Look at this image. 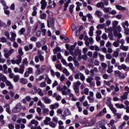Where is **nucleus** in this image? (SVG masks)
<instances>
[{
    "label": "nucleus",
    "mask_w": 129,
    "mask_h": 129,
    "mask_svg": "<svg viewBox=\"0 0 129 129\" xmlns=\"http://www.w3.org/2000/svg\"><path fill=\"white\" fill-rule=\"evenodd\" d=\"M120 49H121V50H123V51H127L128 50V46H124L123 45V44H121L120 46Z\"/></svg>",
    "instance_id": "obj_25"
},
{
    "label": "nucleus",
    "mask_w": 129,
    "mask_h": 129,
    "mask_svg": "<svg viewBox=\"0 0 129 129\" xmlns=\"http://www.w3.org/2000/svg\"><path fill=\"white\" fill-rule=\"evenodd\" d=\"M124 34L125 36H128L129 35V29L126 28L124 29Z\"/></svg>",
    "instance_id": "obj_57"
},
{
    "label": "nucleus",
    "mask_w": 129,
    "mask_h": 129,
    "mask_svg": "<svg viewBox=\"0 0 129 129\" xmlns=\"http://www.w3.org/2000/svg\"><path fill=\"white\" fill-rule=\"evenodd\" d=\"M46 17H47V15H46V14L43 13L40 15V19H41V20H45Z\"/></svg>",
    "instance_id": "obj_48"
},
{
    "label": "nucleus",
    "mask_w": 129,
    "mask_h": 129,
    "mask_svg": "<svg viewBox=\"0 0 129 129\" xmlns=\"http://www.w3.org/2000/svg\"><path fill=\"white\" fill-rule=\"evenodd\" d=\"M30 124H34L35 127H37L38 124H39V122H38L37 120L35 119H32L30 121Z\"/></svg>",
    "instance_id": "obj_19"
},
{
    "label": "nucleus",
    "mask_w": 129,
    "mask_h": 129,
    "mask_svg": "<svg viewBox=\"0 0 129 129\" xmlns=\"http://www.w3.org/2000/svg\"><path fill=\"white\" fill-rule=\"evenodd\" d=\"M0 77L1 79H2V81H3V82H5V83H7V81H9L7 79V77L2 73H0Z\"/></svg>",
    "instance_id": "obj_16"
},
{
    "label": "nucleus",
    "mask_w": 129,
    "mask_h": 129,
    "mask_svg": "<svg viewBox=\"0 0 129 129\" xmlns=\"http://www.w3.org/2000/svg\"><path fill=\"white\" fill-rule=\"evenodd\" d=\"M60 81L62 82L65 80V75H62L61 77H59L58 78Z\"/></svg>",
    "instance_id": "obj_59"
},
{
    "label": "nucleus",
    "mask_w": 129,
    "mask_h": 129,
    "mask_svg": "<svg viewBox=\"0 0 129 129\" xmlns=\"http://www.w3.org/2000/svg\"><path fill=\"white\" fill-rule=\"evenodd\" d=\"M26 72L29 74H31L33 72V69L32 68H29L28 69H26Z\"/></svg>",
    "instance_id": "obj_53"
},
{
    "label": "nucleus",
    "mask_w": 129,
    "mask_h": 129,
    "mask_svg": "<svg viewBox=\"0 0 129 129\" xmlns=\"http://www.w3.org/2000/svg\"><path fill=\"white\" fill-rule=\"evenodd\" d=\"M38 57L41 62H44V56L42 55L41 54H38Z\"/></svg>",
    "instance_id": "obj_56"
},
{
    "label": "nucleus",
    "mask_w": 129,
    "mask_h": 129,
    "mask_svg": "<svg viewBox=\"0 0 129 129\" xmlns=\"http://www.w3.org/2000/svg\"><path fill=\"white\" fill-rule=\"evenodd\" d=\"M54 23H55V20L53 18H51L50 20V24L52 27H54Z\"/></svg>",
    "instance_id": "obj_49"
},
{
    "label": "nucleus",
    "mask_w": 129,
    "mask_h": 129,
    "mask_svg": "<svg viewBox=\"0 0 129 129\" xmlns=\"http://www.w3.org/2000/svg\"><path fill=\"white\" fill-rule=\"evenodd\" d=\"M22 56L20 54H18L17 56V59H12L11 60V62L12 63V64H17V65H20V64H21V63H22Z\"/></svg>",
    "instance_id": "obj_5"
},
{
    "label": "nucleus",
    "mask_w": 129,
    "mask_h": 129,
    "mask_svg": "<svg viewBox=\"0 0 129 129\" xmlns=\"http://www.w3.org/2000/svg\"><path fill=\"white\" fill-rule=\"evenodd\" d=\"M58 52H61V48L60 47H56L53 49L54 54H57Z\"/></svg>",
    "instance_id": "obj_37"
},
{
    "label": "nucleus",
    "mask_w": 129,
    "mask_h": 129,
    "mask_svg": "<svg viewBox=\"0 0 129 129\" xmlns=\"http://www.w3.org/2000/svg\"><path fill=\"white\" fill-rule=\"evenodd\" d=\"M42 112L44 113V114H49V109L44 108Z\"/></svg>",
    "instance_id": "obj_40"
},
{
    "label": "nucleus",
    "mask_w": 129,
    "mask_h": 129,
    "mask_svg": "<svg viewBox=\"0 0 129 129\" xmlns=\"http://www.w3.org/2000/svg\"><path fill=\"white\" fill-rule=\"evenodd\" d=\"M45 80H46V82H47V84H51V83H52V80H51V79H50V78H49V77H47L45 78Z\"/></svg>",
    "instance_id": "obj_47"
},
{
    "label": "nucleus",
    "mask_w": 129,
    "mask_h": 129,
    "mask_svg": "<svg viewBox=\"0 0 129 129\" xmlns=\"http://www.w3.org/2000/svg\"><path fill=\"white\" fill-rule=\"evenodd\" d=\"M124 90L125 91H126L125 92H124V93H127V95L129 93V88L128 86H125L124 87Z\"/></svg>",
    "instance_id": "obj_63"
},
{
    "label": "nucleus",
    "mask_w": 129,
    "mask_h": 129,
    "mask_svg": "<svg viewBox=\"0 0 129 129\" xmlns=\"http://www.w3.org/2000/svg\"><path fill=\"white\" fill-rule=\"evenodd\" d=\"M97 8H100L101 9H104V3L103 2L98 3L96 5Z\"/></svg>",
    "instance_id": "obj_27"
},
{
    "label": "nucleus",
    "mask_w": 129,
    "mask_h": 129,
    "mask_svg": "<svg viewBox=\"0 0 129 129\" xmlns=\"http://www.w3.org/2000/svg\"><path fill=\"white\" fill-rule=\"evenodd\" d=\"M64 116H67V115H71V112H70V110H69V109L68 108L64 110Z\"/></svg>",
    "instance_id": "obj_32"
},
{
    "label": "nucleus",
    "mask_w": 129,
    "mask_h": 129,
    "mask_svg": "<svg viewBox=\"0 0 129 129\" xmlns=\"http://www.w3.org/2000/svg\"><path fill=\"white\" fill-rule=\"evenodd\" d=\"M49 126H51V127L52 128H55L56 127V124H55L54 123H53V122L51 121L49 122V123H48Z\"/></svg>",
    "instance_id": "obj_46"
},
{
    "label": "nucleus",
    "mask_w": 129,
    "mask_h": 129,
    "mask_svg": "<svg viewBox=\"0 0 129 129\" xmlns=\"http://www.w3.org/2000/svg\"><path fill=\"white\" fill-rule=\"evenodd\" d=\"M99 57L100 58V59L101 61H104V55L101 54V53H99Z\"/></svg>",
    "instance_id": "obj_54"
},
{
    "label": "nucleus",
    "mask_w": 129,
    "mask_h": 129,
    "mask_svg": "<svg viewBox=\"0 0 129 129\" xmlns=\"http://www.w3.org/2000/svg\"><path fill=\"white\" fill-rule=\"evenodd\" d=\"M46 85H47V84H46L45 82H43L39 84L40 87H45Z\"/></svg>",
    "instance_id": "obj_58"
},
{
    "label": "nucleus",
    "mask_w": 129,
    "mask_h": 129,
    "mask_svg": "<svg viewBox=\"0 0 129 129\" xmlns=\"http://www.w3.org/2000/svg\"><path fill=\"white\" fill-rule=\"evenodd\" d=\"M3 51L5 53L4 56L6 59H9V56H11V55H12V54L15 52V50H14V49H12L9 51L8 48H4Z\"/></svg>",
    "instance_id": "obj_4"
},
{
    "label": "nucleus",
    "mask_w": 129,
    "mask_h": 129,
    "mask_svg": "<svg viewBox=\"0 0 129 129\" xmlns=\"http://www.w3.org/2000/svg\"><path fill=\"white\" fill-rule=\"evenodd\" d=\"M105 27V24H100L97 25V29H103Z\"/></svg>",
    "instance_id": "obj_45"
},
{
    "label": "nucleus",
    "mask_w": 129,
    "mask_h": 129,
    "mask_svg": "<svg viewBox=\"0 0 129 129\" xmlns=\"http://www.w3.org/2000/svg\"><path fill=\"white\" fill-rule=\"evenodd\" d=\"M103 11L104 13H106V14H110V11H111V8L110 7H104V9H103Z\"/></svg>",
    "instance_id": "obj_14"
},
{
    "label": "nucleus",
    "mask_w": 129,
    "mask_h": 129,
    "mask_svg": "<svg viewBox=\"0 0 129 129\" xmlns=\"http://www.w3.org/2000/svg\"><path fill=\"white\" fill-rule=\"evenodd\" d=\"M125 99H127V94L126 93H124L123 95L121 96V97L120 101L122 102H123V101L125 100Z\"/></svg>",
    "instance_id": "obj_22"
},
{
    "label": "nucleus",
    "mask_w": 129,
    "mask_h": 129,
    "mask_svg": "<svg viewBox=\"0 0 129 129\" xmlns=\"http://www.w3.org/2000/svg\"><path fill=\"white\" fill-rule=\"evenodd\" d=\"M40 4L41 5V10H45L46 7H47V2H46V0H42Z\"/></svg>",
    "instance_id": "obj_12"
},
{
    "label": "nucleus",
    "mask_w": 129,
    "mask_h": 129,
    "mask_svg": "<svg viewBox=\"0 0 129 129\" xmlns=\"http://www.w3.org/2000/svg\"><path fill=\"white\" fill-rule=\"evenodd\" d=\"M36 46L37 48H40L42 47V43L40 42H36Z\"/></svg>",
    "instance_id": "obj_52"
},
{
    "label": "nucleus",
    "mask_w": 129,
    "mask_h": 129,
    "mask_svg": "<svg viewBox=\"0 0 129 129\" xmlns=\"http://www.w3.org/2000/svg\"><path fill=\"white\" fill-rule=\"evenodd\" d=\"M75 79H80L82 81L85 80V76L80 72H78V73L75 75Z\"/></svg>",
    "instance_id": "obj_8"
},
{
    "label": "nucleus",
    "mask_w": 129,
    "mask_h": 129,
    "mask_svg": "<svg viewBox=\"0 0 129 129\" xmlns=\"http://www.w3.org/2000/svg\"><path fill=\"white\" fill-rule=\"evenodd\" d=\"M59 107V103H56L53 104H51L50 106H49V108L50 109H57Z\"/></svg>",
    "instance_id": "obj_13"
},
{
    "label": "nucleus",
    "mask_w": 129,
    "mask_h": 129,
    "mask_svg": "<svg viewBox=\"0 0 129 129\" xmlns=\"http://www.w3.org/2000/svg\"><path fill=\"white\" fill-rule=\"evenodd\" d=\"M42 100H43V102H44V103H46V104H51V102H52V100L47 97H42Z\"/></svg>",
    "instance_id": "obj_9"
},
{
    "label": "nucleus",
    "mask_w": 129,
    "mask_h": 129,
    "mask_svg": "<svg viewBox=\"0 0 129 129\" xmlns=\"http://www.w3.org/2000/svg\"><path fill=\"white\" fill-rule=\"evenodd\" d=\"M93 79H94L93 77L91 76H89L88 78L86 79V81L87 82H88V83H91V82L92 81V80H93Z\"/></svg>",
    "instance_id": "obj_36"
},
{
    "label": "nucleus",
    "mask_w": 129,
    "mask_h": 129,
    "mask_svg": "<svg viewBox=\"0 0 129 129\" xmlns=\"http://www.w3.org/2000/svg\"><path fill=\"white\" fill-rule=\"evenodd\" d=\"M56 69H59L60 71L62 70V66L60 64H58L55 66Z\"/></svg>",
    "instance_id": "obj_61"
},
{
    "label": "nucleus",
    "mask_w": 129,
    "mask_h": 129,
    "mask_svg": "<svg viewBox=\"0 0 129 129\" xmlns=\"http://www.w3.org/2000/svg\"><path fill=\"white\" fill-rule=\"evenodd\" d=\"M36 93H38V94L40 96H44V92H43V91H42V89H38L36 90Z\"/></svg>",
    "instance_id": "obj_29"
},
{
    "label": "nucleus",
    "mask_w": 129,
    "mask_h": 129,
    "mask_svg": "<svg viewBox=\"0 0 129 129\" xmlns=\"http://www.w3.org/2000/svg\"><path fill=\"white\" fill-rule=\"evenodd\" d=\"M8 127L10 129H14L15 128V126L14 125V124L11 123L8 124Z\"/></svg>",
    "instance_id": "obj_64"
},
{
    "label": "nucleus",
    "mask_w": 129,
    "mask_h": 129,
    "mask_svg": "<svg viewBox=\"0 0 129 129\" xmlns=\"http://www.w3.org/2000/svg\"><path fill=\"white\" fill-rule=\"evenodd\" d=\"M83 92L86 95H88V94H89V89L87 88H86L84 90Z\"/></svg>",
    "instance_id": "obj_44"
},
{
    "label": "nucleus",
    "mask_w": 129,
    "mask_h": 129,
    "mask_svg": "<svg viewBox=\"0 0 129 129\" xmlns=\"http://www.w3.org/2000/svg\"><path fill=\"white\" fill-rule=\"evenodd\" d=\"M90 103H93L95 101V98L93 97H87Z\"/></svg>",
    "instance_id": "obj_31"
},
{
    "label": "nucleus",
    "mask_w": 129,
    "mask_h": 129,
    "mask_svg": "<svg viewBox=\"0 0 129 129\" xmlns=\"http://www.w3.org/2000/svg\"><path fill=\"white\" fill-rule=\"evenodd\" d=\"M94 30V28L93 26H91L89 29V35L90 37H92L93 36V30Z\"/></svg>",
    "instance_id": "obj_26"
},
{
    "label": "nucleus",
    "mask_w": 129,
    "mask_h": 129,
    "mask_svg": "<svg viewBox=\"0 0 129 129\" xmlns=\"http://www.w3.org/2000/svg\"><path fill=\"white\" fill-rule=\"evenodd\" d=\"M101 37L102 39H103V40H106L108 39L107 35H106V33H103Z\"/></svg>",
    "instance_id": "obj_62"
},
{
    "label": "nucleus",
    "mask_w": 129,
    "mask_h": 129,
    "mask_svg": "<svg viewBox=\"0 0 129 129\" xmlns=\"http://www.w3.org/2000/svg\"><path fill=\"white\" fill-rule=\"evenodd\" d=\"M115 106L117 108H123V107H124V105H123V104H121L119 105L118 103H116L115 104Z\"/></svg>",
    "instance_id": "obj_43"
},
{
    "label": "nucleus",
    "mask_w": 129,
    "mask_h": 129,
    "mask_svg": "<svg viewBox=\"0 0 129 129\" xmlns=\"http://www.w3.org/2000/svg\"><path fill=\"white\" fill-rule=\"evenodd\" d=\"M122 69L123 70H129V68L126 67L125 64H122Z\"/></svg>",
    "instance_id": "obj_60"
},
{
    "label": "nucleus",
    "mask_w": 129,
    "mask_h": 129,
    "mask_svg": "<svg viewBox=\"0 0 129 129\" xmlns=\"http://www.w3.org/2000/svg\"><path fill=\"white\" fill-rule=\"evenodd\" d=\"M51 121V118L49 117H46L45 119L44 120V124L45 125H49V122Z\"/></svg>",
    "instance_id": "obj_23"
},
{
    "label": "nucleus",
    "mask_w": 129,
    "mask_h": 129,
    "mask_svg": "<svg viewBox=\"0 0 129 129\" xmlns=\"http://www.w3.org/2000/svg\"><path fill=\"white\" fill-rule=\"evenodd\" d=\"M113 35L114 37L118 38L117 40L113 43V46H114V47H115V48L119 47V44H121V45H124L125 43L124 39H122L120 40V38H122L121 33H118L117 32V31L115 30L114 31Z\"/></svg>",
    "instance_id": "obj_1"
},
{
    "label": "nucleus",
    "mask_w": 129,
    "mask_h": 129,
    "mask_svg": "<svg viewBox=\"0 0 129 129\" xmlns=\"http://www.w3.org/2000/svg\"><path fill=\"white\" fill-rule=\"evenodd\" d=\"M95 80H96V85L97 86H100V85H101V82H100V77H96L95 78Z\"/></svg>",
    "instance_id": "obj_15"
},
{
    "label": "nucleus",
    "mask_w": 129,
    "mask_h": 129,
    "mask_svg": "<svg viewBox=\"0 0 129 129\" xmlns=\"http://www.w3.org/2000/svg\"><path fill=\"white\" fill-rule=\"evenodd\" d=\"M22 108H23V107H22V105H21V104L20 103H18L16 105V106L12 109V112H14V113L20 112V111L22 110Z\"/></svg>",
    "instance_id": "obj_7"
},
{
    "label": "nucleus",
    "mask_w": 129,
    "mask_h": 129,
    "mask_svg": "<svg viewBox=\"0 0 129 129\" xmlns=\"http://www.w3.org/2000/svg\"><path fill=\"white\" fill-rule=\"evenodd\" d=\"M113 66H109L108 67V70H107V72L108 73H112L113 72Z\"/></svg>",
    "instance_id": "obj_28"
},
{
    "label": "nucleus",
    "mask_w": 129,
    "mask_h": 129,
    "mask_svg": "<svg viewBox=\"0 0 129 129\" xmlns=\"http://www.w3.org/2000/svg\"><path fill=\"white\" fill-rule=\"evenodd\" d=\"M116 8L117 10H118L119 11H126V8L125 7H122L120 5H116Z\"/></svg>",
    "instance_id": "obj_21"
},
{
    "label": "nucleus",
    "mask_w": 129,
    "mask_h": 129,
    "mask_svg": "<svg viewBox=\"0 0 129 129\" xmlns=\"http://www.w3.org/2000/svg\"><path fill=\"white\" fill-rule=\"evenodd\" d=\"M11 38L10 37V40L11 42H16V37H17V34L16 33L11 32Z\"/></svg>",
    "instance_id": "obj_10"
},
{
    "label": "nucleus",
    "mask_w": 129,
    "mask_h": 129,
    "mask_svg": "<svg viewBox=\"0 0 129 129\" xmlns=\"http://www.w3.org/2000/svg\"><path fill=\"white\" fill-rule=\"evenodd\" d=\"M4 34H5V36H6L7 39L8 40H9V39H10V32H8V31H5L4 32Z\"/></svg>",
    "instance_id": "obj_51"
},
{
    "label": "nucleus",
    "mask_w": 129,
    "mask_h": 129,
    "mask_svg": "<svg viewBox=\"0 0 129 129\" xmlns=\"http://www.w3.org/2000/svg\"><path fill=\"white\" fill-rule=\"evenodd\" d=\"M6 84L7 86H8L9 89H13L14 88V86L13 85L12 83L10 82V81H8L7 82H6Z\"/></svg>",
    "instance_id": "obj_18"
},
{
    "label": "nucleus",
    "mask_w": 129,
    "mask_h": 129,
    "mask_svg": "<svg viewBox=\"0 0 129 129\" xmlns=\"http://www.w3.org/2000/svg\"><path fill=\"white\" fill-rule=\"evenodd\" d=\"M37 105L38 106H40V107H41V108H45V107H46V106L45 105H44V104H43L42 103V102L41 101V100H39L38 103H37Z\"/></svg>",
    "instance_id": "obj_34"
},
{
    "label": "nucleus",
    "mask_w": 129,
    "mask_h": 129,
    "mask_svg": "<svg viewBox=\"0 0 129 129\" xmlns=\"http://www.w3.org/2000/svg\"><path fill=\"white\" fill-rule=\"evenodd\" d=\"M19 82L21 84L25 85L28 83V80L25 78H22L19 80Z\"/></svg>",
    "instance_id": "obj_17"
},
{
    "label": "nucleus",
    "mask_w": 129,
    "mask_h": 129,
    "mask_svg": "<svg viewBox=\"0 0 129 129\" xmlns=\"http://www.w3.org/2000/svg\"><path fill=\"white\" fill-rule=\"evenodd\" d=\"M84 40L85 41V45L89 47V44H92L93 43V38L92 37L88 38L87 35H85L84 37Z\"/></svg>",
    "instance_id": "obj_6"
},
{
    "label": "nucleus",
    "mask_w": 129,
    "mask_h": 129,
    "mask_svg": "<svg viewBox=\"0 0 129 129\" xmlns=\"http://www.w3.org/2000/svg\"><path fill=\"white\" fill-rule=\"evenodd\" d=\"M2 71L5 74H8V66H7V64L3 65V69Z\"/></svg>",
    "instance_id": "obj_30"
},
{
    "label": "nucleus",
    "mask_w": 129,
    "mask_h": 129,
    "mask_svg": "<svg viewBox=\"0 0 129 129\" xmlns=\"http://www.w3.org/2000/svg\"><path fill=\"white\" fill-rule=\"evenodd\" d=\"M4 107L6 108V111L9 113V114H12V111L11 110V109L10 108V105L8 104H6Z\"/></svg>",
    "instance_id": "obj_11"
},
{
    "label": "nucleus",
    "mask_w": 129,
    "mask_h": 129,
    "mask_svg": "<svg viewBox=\"0 0 129 129\" xmlns=\"http://www.w3.org/2000/svg\"><path fill=\"white\" fill-rule=\"evenodd\" d=\"M96 122V119L93 118L89 122L90 125H93Z\"/></svg>",
    "instance_id": "obj_42"
},
{
    "label": "nucleus",
    "mask_w": 129,
    "mask_h": 129,
    "mask_svg": "<svg viewBox=\"0 0 129 129\" xmlns=\"http://www.w3.org/2000/svg\"><path fill=\"white\" fill-rule=\"evenodd\" d=\"M95 15H96L98 18H101L102 16V12L99 10H97L95 13Z\"/></svg>",
    "instance_id": "obj_20"
},
{
    "label": "nucleus",
    "mask_w": 129,
    "mask_h": 129,
    "mask_svg": "<svg viewBox=\"0 0 129 129\" xmlns=\"http://www.w3.org/2000/svg\"><path fill=\"white\" fill-rule=\"evenodd\" d=\"M114 73L116 76H118L119 77L120 75H121V73L119 71H115Z\"/></svg>",
    "instance_id": "obj_50"
},
{
    "label": "nucleus",
    "mask_w": 129,
    "mask_h": 129,
    "mask_svg": "<svg viewBox=\"0 0 129 129\" xmlns=\"http://www.w3.org/2000/svg\"><path fill=\"white\" fill-rule=\"evenodd\" d=\"M96 97L97 99H101V98H102V96L100 93L97 92L96 94Z\"/></svg>",
    "instance_id": "obj_38"
},
{
    "label": "nucleus",
    "mask_w": 129,
    "mask_h": 129,
    "mask_svg": "<svg viewBox=\"0 0 129 129\" xmlns=\"http://www.w3.org/2000/svg\"><path fill=\"white\" fill-rule=\"evenodd\" d=\"M81 85V83L79 81H77L76 82L74 83V90L77 96H79V87H80Z\"/></svg>",
    "instance_id": "obj_3"
},
{
    "label": "nucleus",
    "mask_w": 129,
    "mask_h": 129,
    "mask_svg": "<svg viewBox=\"0 0 129 129\" xmlns=\"http://www.w3.org/2000/svg\"><path fill=\"white\" fill-rule=\"evenodd\" d=\"M120 51V50L119 49V48H117L116 49L115 51H114L113 52V56L114 57H115V58H117V56H118L119 54V51Z\"/></svg>",
    "instance_id": "obj_24"
},
{
    "label": "nucleus",
    "mask_w": 129,
    "mask_h": 129,
    "mask_svg": "<svg viewBox=\"0 0 129 129\" xmlns=\"http://www.w3.org/2000/svg\"><path fill=\"white\" fill-rule=\"evenodd\" d=\"M18 54L21 56H23V55H24V52H23V48H22V47L19 48Z\"/></svg>",
    "instance_id": "obj_41"
},
{
    "label": "nucleus",
    "mask_w": 129,
    "mask_h": 129,
    "mask_svg": "<svg viewBox=\"0 0 129 129\" xmlns=\"http://www.w3.org/2000/svg\"><path fill=\"white\" fill-rule=\"evenodd\" d=\"M28 64H29L28 58H25L23 59L22 64L20 66L19 73H20V74H23V73H24V71H25V65H28Z\"/></svg>",
    "instance_id": "obj_2"
},
{
    "label": "nucleus",
    "mask_w": 129,
    "mask_h": 129,
    "mask_svg": "<svg viewBox=\"0 0 129 129\" xmlns=\"http://www.w3.org/2000/svg\"><path fill=\"white\" fill-rule=\"evenodd\" d=\"M74 9V6L71 5L69 9V11L71 13V14L73 13V9Z\"/></svg>",
    "instance_id": "obj_55"
},
{
    "label": "nucleus",
    "mask_w": 129,
    "mask_h": 129,
    "mask_svg": "<svg viewBox=\"0 0 129 129\" xmlns=\"http://www.w3.org/2000/svg\"><path fill=\"white\" fill-rule=\"evenodd\" d=\"M19 80H20V76L19 75L14 76L13 78V81L14 82H18Z\"/></svg>",
    "instance_id": "obj_35"
},
{
    "label": "nucleus",
    "mask_w": 129,
    "mask_h": 129,
    "mask_svg": "<svg viewBox=\"0 0 129 129\" xmlns=\"http://www.w3.org/2000/svg\"><path fill=\"white\" fill-rule=\"evenodd\" d=\"M62 72L66 75V76H69V75H70V73L68 72V70H67V69L63 70Z\"/></svg>",
    "instance_id": "obj_39"
},
{
    "label": "nucleus",
    "mask_w": 129,
    "mask_h": 129,
    "mask_svg": "<svg viewBox=\"0 0 129 129\" xmlns=\"http://www.w3.org/2000/svg\"><path fill=\"white\" fill-rule=\"evenodd\" d=\"M75 49V45H73L70 46L69 50V52L70 54H73V51H74V49Z\"/></svg>",
    "instance_id": "obj_33"
}]
</instances>
